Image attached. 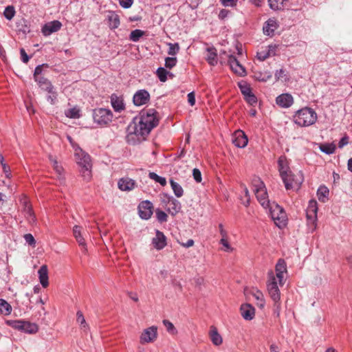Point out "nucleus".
<instances>
[{"instance_id":"obj_16","label":"nucleus","mask_w":352,"mask_h":352,"mask_svg":"<svg viewBox=\"0 0 352 352\" xmlns=\"http://www.w3.org/2000/svg\"><path fill=\"white\" fill-rule=\"evenodd\" d=\"M140 217L144 219H149L153 214V206L148 201L140 203L138 206Z\"/></svg>"},{"instance_id":"obj_59","label":"nucleus","mask_w":352,"mask_h":352,"mask_svg":"<svg viewBox=\"0 0 352 352\" xmlns=\"http://www.w3.org/2000/svg\"><path fill=\"white\" fill-rule=\"evenodd\" d=\"M188 102L190 106H194L195 104V96L193 91L188 94Z\"/></svg>"},{"instance_id":"obj_13","label":"nucleus","mask_w":352,"mask_h":352,"mask_svg":"<svg viewBox=\"0 0 352 352\" xmlns=\"http://www.w3.org/2000/svg\"><path fill=\"white\" fill-rule=\"evenodd\" d=\"M228 63L232 71L236 74L240 76H244L246 75L245 67L239 63L234 56H229Z\"/></svg>"},{"instance_id":"obj_44","label":"nucleus","mask_w":352,"mask_h":352,"mask_svg":"<svg viewBox=\"0 0 352 352\" xmlns=\"http://www.w3.org/2000/svg\"><path fill=\"white\" fill-rule=\"evenodd\" d=\"M65 115L70 118H78L80 117V111L77 108H72L65 111Z\"/></svg>"},{"instance_id":"obj_2","label":"nucleus","mask_w":352,"mask_h":352,"mask_svg":"<svg viewBox=\"0 0 352 352\" xmlns=\"http://www.w3.org/2000/svg\"><path fill=\"white\" fill-rule=\"evenodd\" d=\"M286 272L285 262L284 260L279 259L276 265V275L272 271H270L267 274V292L274 301V312L277 316H279L281 309L280 292L278 287L284 285V273Z\"/></svg>"},{"instance_id":"obj_11","label":"nucleus","mask_w":352,"mask_h":352,"mask_svg":"<svg viewBox=\"0 0 352 352\" xmlns=\"http://www.w3.org/2000/svg\"><path fill=\"white\" fill-rule=\"evenodd\" d=\"M157 337V327L151 326L142 331L140 337L141 344L153 342Z\"/></svg>"},{"instance_id":"obj_52","label":"nucleus","mask_w":352,"mask_h":352,"mask_svg":"<svg viewBox=\"0 0 352 352\" xmlns=\"http://www.w3.org/2000/svg\"><path fill=\"white\" fill-rule=\"evenodd\" d=\"M156 216L159 221L166 222L167 221V214L162 210H156Z\"/></svg>"},{"instance_id":"obj_3","label":"nucleus","mask_w":352,"mask_h":352,"mask_svg":"<svg viewBox=\"0 0 352 352\" xmlns=\"http://www.w3.org/2000/svg\"><path fill=\"white\" fill-rule=\"evenodd\" d=\"M74 156L77 164L80 167V172L85 180H89L91 177V167L90 156L84 152L79 146L75 148Z\"/></svg>"},{"instance_id":"obj_30","label":"nucleus","mask_w":352,"mask_h":352,"mask_svg":"<svg viewBox=\"0 0 352 352\" xmlns=\"http://www.w3.org/2000/svg\"><path fill=\"white\" fill-rule=\"evenodd\" d=\"M210 338L212 342L214 345H219L222 343V338L221 335L218 333L216 327L212 326L209 332Z\"/></svg>"},{"instance_id":"obj_55","label":"nucleus","mask_w":352,"mask_h":352,"mask_svg":"<svg viewBox=\"0 0 352 352\" xmlns=\"http://www.w3.org/2000/svg\"><path fill=\"white\" fill-rule=\"evenodd\" d=\"M192 175H193V178L194 179L199 183L201 182V172L199 169L197 168H194L193 170H192Z\"/></svg>"},{"instance_id":"obj_51","label":"nucleus","mask_w":352,"mask_h":352,"mask_svg":"<svg viewBox=\"0 0 352 352\" xmlns=\"http://www.w3.org/2000/svg\"><path fill=\"white\" fill-rule=\"evenodd\" d=\"M24 239L28 245L34 247L36 244V241L32 234H25L24 235Z\"/></svg>"},{"instance_id":"obj_20","label":"nucleus","mask_w":352,"mask_h":352,"mask_svg":"<svg viewBox=\"0 0 352 352\" xmlns=\"http://www.w3.org/2000/svg\"><path fill=\"white\" fill-rule=\"evenodd\" d=\"M276 102L282 108H288L294 103V98L289 94H283L276 97Z\"/></svg>"},{"instance_id":"obj_1","label":"nucleus","mask_w":352,"mask_h":352,"mask_svg":"<svg viewBox=\"0 0 352 352\" xmlns=\"http://www.w3.org/2000/svg\"><path fill=\"white\" fill-rule=\"evenodd\" d=\"M154 109L142 111L128 126L127 142L133 144L145 140L151 130L158 124L159 120Z\"/></svg>"},{"instance_id":"obj_50","label":"nucleus","mask_w":352,"mask_h":352,"mask_svg":"<svg viewBox=\"0 0 352 352\" xmlns=\"http://www.w3.org/2000/svg\"><path fill=\"white\" fill-rule=\"evenodd\" d=\"M244 98L251 105H254L257 103V98L252 92L250 93Z\"/></svg>"},{"instance_id":"obj_17","label":"nucleus","mask_w":352,"mask_h":352,"mask_svg":"<svg viewBox=\"0 0 352 352\" xmlns=\"http://www.w3.org/2000/svg\"><path fill=\"white\" fill-rule=\"evenodd\" d=\"M149 93L144 89H141L134 94L133 100L135 105L141 106L146 104L149 101Z\"/></svg>"},{"instance_id":"obj_45","label":"nucleus","mask_w":352,"mask_h":352,"mask_svg":"<svg viewBox=\"0 0 352 352\" xmlns=\"http://www.w3.org/2000/svg\"><path fill=\"white\" fill-rule=\"evenodd\" d=\"M168 54L171 56H174L177 54L179 51V45L177 43H168Z\"/></svg>"},{"instance_id":"obj_43","label":"nucleus","mask_w":352,"mask_h":352,"mask_svg":"<svg viewBox=\"0 0 352 352\" xmlns=\"http://www.w3.org/2000/svg\"><path fill=\"white\" fill-rule=\"evenodd\" d=\"M15 14V10L12 6H8L6 8L3 15L8 20H11Z\"/></svg>"},{"instance_id":"obj_15","label":"nucleus","mask_w":352,"mask_h":352,"mask_svg":"<svg viewBox=\"0 0 352 352\" xmlns=\"http://www.w3.org/2000/svg\"><path fill=\"white\" fill-rule=\"evenodd\" d=\"M61 27L62 23L59 21L55 20L45 23L42 27L41 32L44 36H47L58 32Z\"/></svg>"},{"instance_id":"obj_24","label":"nucleus","mask_w":352,"mask_h":352,"mask_svg":"<svg viewBox=\"0 0 352 352\" xmlns=\"http://www.w3.org/2000/svg\"><path fill=\"white\" fill-rule=\"evenodd\" d=\"M152 243L157 250H162L166 245V238L163 232L157 230L155 236L152 240Z\"/></svg>"},{"instance_id":"obj_34","label":"nucleus","mask_w":352,"mask_h":352,"mask_svg":"<svg viewBox=\"0 0 352 352\" xmlns=\"http://www.w3.org/2000/svg\"><path fill=\"white\" fill-rule=\"evenodd\" d=\"M288 0H268L269 6L274 10H281Z\"/></svg>"},{"instance_id":"obj_40","label":"nucleus","mask_w":352,"mask_h":352,"mask_svg":"<svg viewBox=\"0 0 352 352\" xmlns=\"http://www.w3.org/2000/svg\"><path fill=\"white\" fill-rule=\"evenodd\" d=\"M145 34V32L139 29L133 30L129 36V39L133 42H138Z\"/></svg>"},{"instance_id":"obj_8","label":"nucleus","mask_w":352,"mask_h":352,"mask_svg":"<svg viewBox=\"0 0 352 352\" xmlns=\"http://www.w3.org/2000/svg\"><path fill=\"white\" fill-rule=\"evenodd\" d=\"M6 324L21 332L30 334L36 333L38 329L35 323L22 320H7Z\"/></svg>"},{"instance_id":"obj_39","label":"nucleus","mask_w":352,"mask_h":352,"mask_svg":"<svg viewBox=\"0 0 352 352\" xmlns=\"http://www.w3.org/2000/svg\"><path fill=\"white\" fill-rule=\"evenodd\" d=\"M320 149L322 152L330 155L335 152L336 145L333 143H326L320 145Z\"/></svg>"},{"instance_id":"obj_48","label":"nucleus","mask_w":352,"mask_h":352,"mask_svg":"<svg viewBox=\"0 0 352 352\" xmlns=\"http://www.w3.org/2000/svg\"><path fill=\"white\" fill-rule=\"evenodd\" d=\"M177 61L175 57H167L165 59V66L168 69H171L176 65Z\"/></svg>"},{"instance_id":"obj_4","label":"nucleus","mask_w":352,"mask_h":352,"mask_svg":"<svg viewBox=\"0 0 352 352\" xmlns=\"http://www.w3.org/2000/svg\"><path fill=\"white\" fill-rule=\"evenodd\" d=\"M295 122L299 126H307L314 124L317 120L316 113L311 108L299 110L294 116Z\"/></svg>"},{"instance_id":"obj_62","label":"nucleus","mask_w":352,"mask_h":352,"mask_svg":"<svg viewBox=\"0 0 352 352\" xmlns=\"http://www.w3.org/2000/svg\"><path fill=\"white\" fill-rule=\"evenodd\" d=\"M1 164H2V166H3V171L4 173H6V177H10V167L5 163H3V158L1 157Z\"/></svg>"},{"instance_id":"obj_28","label":"nucleus","mask_w":352,"mask_h":352,"mask_svg":"<svg viewBox=\"0 0 352 352\" xmlns=\"http://www.w3.org/2000/svg\"><path fill=\"white\" fill-rule=\"evenodd\" d=\"M206 59L210 65H215L217 63V50L213 47H210L206 49Z\"/></svg>"},{"instance_id":"obj_32","label":"nucleus","mask_w":352,"mask_h":352,"mask_svg":"<svg viewBox=\"0 0 352 352\" xmlns=\"http://www.w3.org/2000/svg\"><path fill=\"white\" fill-rule=\"evenodd\" d=\"M12 311V306L4 299L0 298V314L9 316Z\"/></svg>"},{"instance_id":"obj_23","label":"nucleus","mask_w":352,"mask_h":352,"mask_svg":"<svg viewBox=\"0 0 352 352\" xmlns=\"http://www.w3.org/2000/svg\"><path fill=\"white\" fill-rule=\"evenodd\" d=\"M118 188L122 191H129L136 186L135 182L129 177L121 178L118 183Z\"/></svg>"},{"instance_id":"obj_12","label":"nucleus","mask_w":352,"mask_h":352,"mask_svg":"<svg viewBox=\"0 0 352 352\" xmlns=\"http://www.w3.org/2000/svg\"><path fill=\"white\" fill-rule=\"evenodd\" d=\"M317 202L315 200H311L307 209V223L313 226V230L316 228V221L317 220Z\"/></svg>"},{"instance_id":"obj_18","label":"nucleus","mask_w":352,"mask_h":352,"mask_svg":"<svg viewBox=\"0 0 352 352\" xmlns=\"http://www.w3.org/2000/svg\"><path fill=\"white\" fill-rule=\"evenodd\" d=\"M276 45H268L264 47H261V50L257 52L256 57L261 60L263 61L270 56H274L276 54Z\"/></svg>"},{"instance_id":"obj_33","label":"nucleus","mask_w":352,"mask_h":352,"mask_svg":"<svg viewBox=\"0 0 352 352\" xmlns=\"http://www.w3.org/2000/svg\"><path fill=\"white\" fill-rule=\"evenodd\" d=\"M76 321L80 324V329L83 331L87 332L89 331V327L87 323L85 318L81 311H78L76 313Z\"/></svg>"},{"instance_id":"obj_5","label":"nucleus","mask_w":352,"mask_h":352,"mask_svg":"<svg viewBox=\"0 0 352 352\" xmlns=\"http://www.w3.org/2000/svg\"><path fill=\"white\" fill-rule=\"evenodd\" d=\"M92 117L94 123L100 126H106L112 122L113 116L109 109L96 108L93 110Z\"/></svg>"},{"instance_id":"obj_57","label":"nucleus","mask_w":352,"mask_h":352,"mask_svg":"<svg viewBox=\"0 0 352 352\" xmlns=\"http://www.w3.org/2000/svg\"><path fill=\"white\" fill-rule=\"evenodd\" d=\"M349 144V137L347 135H344L343 138H341L338 143V147L342 148L344 146L347 145Z\"/></svg>"},{"instance_id":"obj_22","label":"nucleus","mask_w":352,"mask_h":352,"mask_svg":"<svg viewBox=\"0 0 352 352\" xmlns=\"http://www.w3.org/2000/svg\"><path fill=\"white\" fill-rule=\"evenodd\" d=\"M242 317L246 320H251L254 318L255 309L250 304H243L240 308Z\"/></svg>"},{"instance_id":"obj_36","label":"nucleus","mask_w":352,"mask_h":352,"mask_svg":"<svg viewBox=\"0 0 352 352\" xmlns=\"http://www.w3.org/2000/svg\"><path fill=\"white\" fill-rule=\"evenodd\" d=\"M50 160L52 164L53 168L59 177H62L63 173V168L60 165L57 160L53 156H50Z\"/></svg>"},{"instance_id":"obj_6","label":"nucleus","mask_w":352,"mask_h":352,"mask_svg":"<svg viewBox=\"0 0 352 352\" xmlns=\"http://www.w3.org/2000/svg\"><path fill=\"white\" fill-rule=\"evenodd\" d=\"M252 185L258 202L264 208L269 207L270 203L264 183L259 178L256 177L252 181Z\"/></svg>"},{"instance_id":"obj_35","label":"nucleus","mask_w":352,"mask_h":352,"mask_svg":"<svg viewBox=\"0 0 352 352\" xmlns=\"http://www.w3.org/2000/svg\"><path fill=\"white\" fill-rule=\"evenodd\" d=\"M170 186L174 192L175 195L177 197H181L183 196L184 190L182 187L176 182L173 179L170 181Z\"/></svg>"},{"instance_id":"obj_54","label":"nucleus","mask_w":352,"mask_h":352,"mask_svg":"<svg viewBox=\"0 0 352 352\" xmlns=\"http://www.w3.org/2000/svg\"><path fill=\"white\" fill-rule=\"evenodd\" d=\"M40 87L48 93H52V89H54V87L50 80L42 85Z\"/></svg>"},{"instance_id":"obj_63","label":"nucleus","mask_w":352,"mask_h":352,"mask_svg":"<svg viewBox=\"0 0 352 352\" xmlns=\"http://www.w3.org/2000/svg\"><path fill=\"white\" fill-rule=\"evenodd\" d=\"M20 54H21V60L23 63H27L29 60V56H28V54H26L25 51L24 49H21L20 50Z\"/></svg>"},{"instance_id":"obj_58","label":"nucleus","mask_w":352,"mask_h":352,"mask_svg":"<svg viewBox=\"0 0 352 352\" xmlns=\"http://www.w3.org/2000/svg\"><path fill=\"white\" fill-rule=\"evenodd\" d=\"M230 13V12L229 10L222 9L220 10L218 16L220 19L223 20L229 15Z\"/></svg>"},{"instance_id":"obj_64","label":"nucleus","mask_w":352,"mask_h":352,"mask_svg":"<svg viewBox=\"0 0 352 352\" xmlns=\"http://www.w3.org/2000/svg\"><path fill=\"white\" fill-rule=\"evenodd\" d=\"M34 79H35V81H36L38 82V84L39 85V87H41L44 83L49 81L47 78H45L44 77H42V76L36 77V78H34Z\"/></svg>"},{"instance_id":"obj_25","label":"nucleus","mask_w":352,"mask_h":352,"mask_svg":"<svg viewBox=\"0 0 352 352\" xmlns=\"http://www.w3.org/2000/svg\"><path fill=\"white\" fill-rule=\"evenodd\" d=\"M277 28L276 20L275 19H269L263 27V33L267 36H272Z\"/></svg>"},{"instance_id":"obj_60","label":"nucleus","mask_w":352,"mask_h":352,"mask_svg":"<svg viewBox=\"0 0 352 352\" xmlns=\"http://www.w3.org/2000/svg\"><path fill=\"white\" fill-rule=\"evenodd\" d=\"M50 95L47 96V100L51 103V104H54L55 103V101L56 100V97H57V94L55 91H54V90L52 89V93H49Z\"/></svg>"},{"instance_id":"obj_46","label":"nucleus","mask_w":352,"mask_h":352,"mask_svg":"<svg viewBox=\"0 0 352 352\" xmlns=\"http://www.w3.org/2000/svg\"><path fill=\"white\" fill-rule=\"evenodd\" d=\"M163 324L165 326L167 331L169 333H170L172 335H175V334L177 333V331L175 326L173 325V324L171 322H170L168 320H163Z\"/></svg>"},{"instance_id":"obj_14","label":"nucleus","mask_w":352,"mask_h":352,"mask_svg":"<svg viewBox=\"0 0 352 352\" xmlns=\"http://www.w3.org/2000/svg\"><path fill=\"white\" fill-rule=\"evenodd\" d=\"M278 168L280 177L282 179H285V177L288 176L292 170H290L288 160L285 155H281L278 160Z\"/></svg>"},{"instance_id":"obj_37","label":"nucleus","mask_w":352,"mask_h":352,"mask_svg":"<svg viewBox=\"0 0 352 352\" xmlns=\"http://www.w3.org/2000/svg\"><path fill=\"white\" fill-rule=\"evenodd\" d=\"M329 190L326 186H320L317 191V195H318V199L322 202H324L325 199L329 195Z\"/></svg>"},{"instance_id":"obj_19","label":"nucleus","mask_w":352,"mask_h":352,"mask_svg":"<svg viewBox=\"0 0 352 352\" xmlns=\"http://www.w3.org/2000/svg\"><path fill=\"white\" fill-rule=\"evenodd\" d=\"M232 142L239 148H244L248 142V137L243 131L238 130L233 135Z\"/></svg>"},{"instance_id":"obj_27","label":"nucleus","mask_w":352,"mask_h":352,"mask_svg":"<svg viewBox=\"0 0 352 352\" xmlns=\"http://www.w3.org/2000/svg\"><path fill=\"white\" fill-rule=\"evenodd\" d=\"M82 228L79 226H75L73 228V234L76 239L78 245L86 251V243L81 234Z\"/></svg>"},{"instance_id":"obj_49","label":"nucleus","mask_w":352,"mask_h":352,"mask_svg":"<svg viewBox=\"0 0 352 352\" xmlns=\"http://www.w3.org/2000/svg\"><path fill=\"white\" fill-rule=\"evenodd\" d=\"M220 244H221L223 247V250L226 252H231L232 250V248L228 243V236L222 237L220 240Z\"/></svg>"},{"instance_id":"obj_9","label":"nucleus","mask_w":352,"mask_h":352,"mask_svg":"<svg viewBox=\"0 0 352 352\" xmlns=\"http://www.w3.org/2000/svg\"><path fill=\"white\" fill-rule=\"evenodd\" d=\"M285 179H282L287 190H298L300 188L302 183L303 182V175L300 171L294 174L291 172L288 176L285 177Z\"/></svg>"},{"instance_id":"obj_61","label":"nucleus","mask_w":352,"mask_h":352,"mask_svg":"<svg viewBox=\"0 0 352 352\" xmlns=\"http://www.w3.org/2000/svg\"><path fill=\"white\" fill-rule=\"evenodd\" d=\"M286 75L285 74V70L283 69H280L279 70H277L275 73V78L276 80L282 79L283 77H285Z\"/></svg>"},{"instance_id":"obj_53","label":"nucleus","mask_w":352,"mask_h":352,"mask_svg":"<svg viewBox=\"0 0 352 352\" xmlns=\"http://www.w3.org/2000/svg\"><path fill=\"white\" fill-rule=\"evenodd\" d=\"M220 1L225 7H234L236 6L238 0H220Z\"/></svg>"},{"instance_id":"obj_47","label":"nucleus","mask_w":352,"mask_h":352,"mask_svg":"<svg viewBox=\"0 0 352 352\" xmlns=\"http://www.w3.org/2000/svg\"><path fill=\"white\" fill-rule=\"evenodd\" d=\"M239 87L244 97H245L247 95H249V94L252 92L251 88L246 83H239Z\"/></svg>"},{"instance_id":"obj_7","label":"nucleus","mask_w":352,"mask_h":352,"mask_svg":"<svg viewBox=\"0 0 352 352\" xmlns=\"http://www.w3.org/2000/svg\"><path fill=\"white\" fill-rule=\"evenodd\" d=\"M266 209L269 210L271 217L276 226L280 228L285 225L287 220L286 213L280 206L273 202Z\"/></svg>"},{"instance_id":"obj_56","label":"nucleus","mask_w":352,"mask_h":352,"mask_svg":"<svg viewBox=\"0 0 352 352\" xmlns=\"http://www.w3.org/2000/svg\"><path fill=\"white\" fill-rule=\"evenodd\" d=\"M120 5L124 8H129L133 3V0H119Z\"/></svg>"},{"instance_id":"obj_21","label":"nucleus","mask_w":352,"mask_h":352,"mask_svg":"<svg viewBox=\"0 0 352 352\" xmlns=\"http://www.w3.org/2000/svg\"><path fill=\"white\" fill-rule=\"evenodd\" d=\"M166 208L172 215H175L181 210V204L173 197H167Z\"/></svg>"},{"instance_id":"obj_26","label":"nucleus","mask_w":352,"mask_h":352,"mask_svg":"<svg viewBox=\"0 0 352 352\" xmlns=\"http://www.w3.org/2000/svg\"><path fill=\"white\" fill-rule=\"evenodd\" d=\"M39 281L41 285L45 288L48 286V270L47 265H42L38 271Z\"/></svg>"},{"instance_id":"obj_10","label":"nucleus","mask_w":352,"mask_h":352,"mask_svg":"<svg viewBox=\"0 0 352 352\" xmlns=\"http://www.w3.org/2000/svg\"><path fill=\"white\" fill-rule=\"evenodd\" d=\"M20 204L22 207V212L24 213L25 217L29 221L30 223L33 224L36 222V217L32 208V206L30 204L28 199L23 195L20 198Z\"/></svg>"},{"instance_id":"obj_42","label":"nucleus","mask_w":352,"mask_h":352,"mask_svg":"<svg viewBox=\"0 0 352 352\" xmlns=\"http://www.w3.org/2000/svg\"><path fill=\"white\" fill-rule=\"evenodd\" d=\"M148 176H149V178H151V179H153L154 181L160 184L163 186L166 184V178L159 176L155 173L151 172V173H149Z\"/></svg>"},{"instance_id":"obj_38","label":"nucleus","mask_w":352,"mask_h":352,"mask_svg":"<svg viewBox=\"0 0 352 352\" xmlns=\"http://www.w3.org/2000/svg\"><path fill=\"white\" fill-rule=\"evenodd\" d=\"M254 78L262 82H266L272 78V74L270 72H254Z\"/></svg>"},{"instance_id":"obj_29","label":"nucleus","mask_w":352,"mask_h":352,"mask_svg":"<svg viewBox=\"0 0 352 352\" xmlns=\"http://www.w3.org/2000/svg\"><path fill=\"white\" fill-rule=\"evenodd\" d=\"M111 106L116 111L120 112L124 109L123 100L115 94L111 96Z\"/></svg>"},{"instance_id":"obj_31","label":"nucleus","mask_w":352,"mask_h":352,"mask_svg":"<svg viewBox=\"0 0 352 352\" xmlns=\"http://www.w3.org/2000/svg\"><path fill=\"white\" fill-rule=\"evenodd\" d=\"M109 26L111 29H116L120 25V17L115 12H111L108 15Z\"/></svg>"},{"instance_id":"obj_41","label":"nucleus","mask_w":352,"mask_h":352,"mask_svg":"<svg viewBox=\"0 0 352 352\" xmlns=\"http://www.w3.org/2000/svg\"><path fill=\"white\" fill-rule=\"evenodd\" d=\"M156 74L161 82H166L167 80V75L170 72H167L164 67H159L157 69Z\"/></svg>"}]
</instances>
